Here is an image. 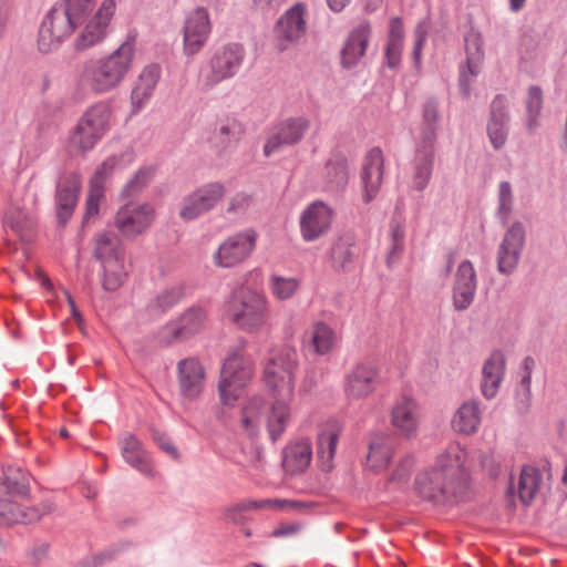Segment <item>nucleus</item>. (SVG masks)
Returning <instances> with one entry per match:
<instances>
[{"mask_svg": "<svg viewBox=\"0 0 567 567\" xmlns=\"http://www.w3.org/2000/svg\"><path fill=\"white\" fill-rule=\"evenodd\" d=\"M134 55V43L123 42L109 55L86 64L81 74L82 83L96 94L116 89L130 72Z\"/></svg>", "mask_w": 567, "mask_h": 567, "instance_id": "7ed1b4c3", "label": "nucleus"}, {"mask_svg": "<svg viewBox=\"0 0 567 567\" xmlns=\"http://www.w3.org/2000/svg\"><path fill=\"white\" fill-rule=\"evenodd\" d=\"M349 181V169L346 159L329 161L322 172V187L327 192H339Z\"/></svg>", "mask_w": 567, "mask_h": 567, "instance_id": "4c0bfd02", "label": "nucleus"}, {"mask_svg": "<svg viewBox=\"0 0 567 567\" xmlns=\"http://www.w3.org/2000/svg\"><path fill=\"white\" fill-rule=\"evenodd\" d=\"M413 466L414 460L411 456H405L396 464L394 471L392 472L390 481L396 483H404L409 478L413 470Z\"/></svg>", "mask_w": 567, "mask_h": 567, "instance_id": "5fc2aeb1", "label": "nucleus"}, {"mask_svg": "<svg viewBox=\"0 0 567 567\" xmlns=\"http://www.w3.org/2000/svg\"><path fill=\"white\" fill-rule=\"evenodd\" d=\"M255 4L260 9H272L278 7L282 0H254Z\"/></svg>", "mask_w": 567, "mask_h": 567, "instance_id": "338daca9", "label": "nucleus"}, {"mask_svg": "<svg viewBox=\"0 0 567 567\" xmlns=\"http://www.w3.org/2000/svg\"><path fill=\"white\" fill-rule=\"evenodd\" d=\"M4 225L17 234L21 240L29 241L32 238L35 219L31 214L20 208H12L6 215Z\"/></svg>", "mask_w": 567, "mask_h": 567, "instance_id": "ea45409f", "label": "nucleus"}, {"mask_svg": "<svg viewBox=\"0 0 567 567\" xmlns=\"http://www.w3.org/2000/svg\"><path fill=\"white\" fill-rule=\"evenodd\" d=\"M120 444L122 455L128 464L145 475L153 474L151 460L135 436L125 434Z\"/></svg>", "mask_w": 567, "mask_h": 567, "instance_id": "72a5a7b5", "label": "nucleus"}, {"mask_svg": "<svg viewBox=\"0 0 567 567\" xmlns=\"http://www.w3.org/2000/svg\"><path fill=\"white\" fill-rule=\"evenodd\" d=\"M244 133V126L237 120L226 118L217 124L208 143L216 152H227L240 142Z\"/></svg>", "mask_w": 567, "mask_h": 567, "instance_id": "7c9ffc66", "label": "nucleus"}, {"mask_svg": "<svg viewBox=\"0 0 567 567\" xmlns=\"http://www.w3.org/2000/svg\"><path fill=\"white\" fill-rule=\"evenodd\" d=\"M384 156L380 148L370 150L363 158L361 168V184L363 200L370 203L379 194L383 182Z\"/></svg>", "mask_w": 567, "mask_h": 567, "instance_id": "b1692460", "label": "nucleus"}, {"mask_svg": "<svg viewBox=\"0 0 567 567\" xmlns=\"http://www.w3.org/2000/svg\"><path fill=\"white\" fill-rule=\"evenodd\" d=\"M466 70H461L460 85L464 96L470 95L472 79L481 72V64L484 52L482 50V38L478 33L471 31L465 37Z\"/></svg>", "mask_w": 567, "mask_h": 567, "instance_id": "bb28decb", "label": "nucleus"}, {"mask_svg": "<svg viewBox=\"0 0 567 567\" xmlns=\"http://www.w3.org/2000/svg\"><path fill=\"white\" fill-rule=\"evenodd\" d=\"M310 127L308 118L298 116L286 118L276 124L264 145V154L269 157L284 147L293 146L301 142Z\"/></svg>", "mask_w": 567, "mask_h": 567, "instance_id": "dca6fc26", "label": "nucleus"}, {"mask_svg": "<svg viewBox=\"0 0 567 567\" xmlns=\"http://www.w3.org/2000/svg\"><path fill=\"white\" fill-rule=\"evenodd\" d=\"M480 390L487 400H492L496 396V358L494 353H491L483 362Z\"/></svg>", "mask_w": 567, "mask_h": 567, "instance_id": "a18cd8bd", "label": "nucleus"}, {"mask_svg": "<svg viewBox=\"0 0 567 567\" xmlns=\"http://www.w3.org/2000/svg\"><path fill=\"white\" fill-rule=\"evenodd\" d=\"M454 287L462 289L476 288V272L470 260H463L455 272Z\"/></svg>", "mask_w": 567, "mask_h": 567, "instance_id": "603ef678", "label": "nucleus"}, {"mask_svg": "<svg viewBox=\"0 0 567 567\" xmlns=\"http://www.w3.org/2000/svg\"><path fill=\"white\" fill-rule=\"evenodd\" d=\"M482 412L478 403L473 400L463 402L453 413L451 427L454 432L463 435L475 434L481 425Z\"/></svg>", "mask_w": 567, "mask_h": 567, "instance_id": "2f4dec72", "label": "nucleus"}, {"mask_svg": "<svg viewBox=\"0 0 567 567\" xmlns=\"http://www.w3.org/2000/svg\"><path fill=\"white\" fill-rule=\"evenodd\" d=\"M388 40L403 41V24L399 18L391 19Z\"/></svg>", "mask_w": 567, "mask_h": 567, "instance_id": "e2e57ef3", "label": "nucleus"}, {"mask_svg": "<svg viewBox=\"0 0 567 567\" xmlns=\"http://www.w3.org/2000/svg\"><path fill=\"white\" fill-rule=\"evenodd\" d=\"M328 1V4L329 7L333 10V11H341L349 2L350 0H327Z\"/></svg>", "mask_w": 567, "mask_h": 567, "instance_id": "774afa93", "label": "nucleus"}, {"mask_svg": "<svg viewBox=\"0 0 567 567\" xmlns=\"http://www.w3.org/2000/svg\"><path fill=\"white\" fill-rule=\"evenodd\" d=\"M156 340L162 344H172L177 341L185 340L181 329L178 327V323L175 320H172L167 322L165 326H163L158 331L156 332Z\"/></svg>", "mask_w": 567, "mask_h": 567, "instance_id": "864d4df0", "label": "nucleus"}, {"mask_svg": "<svg viewBox=\"0 0 567 567\" xmlns=\"http://www.w3.org/2000/svg\"><path fill=\"white\" fill-rule=\"evenodd\" d=\"M206 319L207 315L203 308L192 307L185 310L176 321L186 340L205 328Z\"/></svg>", "mask_w": 567, "mask_h": 567, "instance_id": "79ce46f5", "label": "nucleus"}, {"mask_svg": "<svg viewBox=\"0 0 567 567\" xmlns=\"http://www.w3.org/2000/svg\"><path fill=\"white\" fill-rule=\"evenodd\" d=\"M155 208L148 203H128L118 208L114 225L126 238H135L145 233L155 219Z\"/></svg>", "mask_w": 567, "mask_h": 567, "instance_id": "4468645a", "label": "nucleus"}, {"mask_svg": "<svg viewBox=\"0 0 567 567\" xmlns=\"http://www.w3.org/2000/svg\"><path fill=\"white\" fill-rule=\"evenodd\" d=\"M526 107L528 113V127L534 128L537 126V118L543 109V93L539 87L533 86L528 90Z\"/></svg>", "mask_w": 567, "mask_h": 567, "instance_id": "3c124183", "label": "nucleus"}, {"mask_svg": "<svg viewBox=\"0 0 567 567\" xmlns=\"http://www.w3.org/2000/svg\"><path fill=\"white\" fill-rule=\"evenodd\" d=\"M439 118L437 105L434 102H427L423 109V120L429 128H434Z\"/></svg>", "mask_w": 567, "mask_h": 567, "instance_id": "bf43d9fd", "label": "nucleus"}, {"mask_svg": "<svg viewBox=\"0 0 567 567\" xmlns=\"http://www.w3.org/2000/svg\"><path fill=\"white\" fill-rule=\"evenodd\" d=\"M405 228L404 225L399 220H392L390 225V239L391 247L386 256V262L391 266L395 262L404 248Z\"/></svg>", "mask_w": 567, "mask_h": 567, "instance_id": "de8ad7c7", "label": "nucleus"}, {"mask_svg": "<svg viewBox=\"0 0 567 567\" xmlns=\"http://www.w3.org/2000/svg\"><path fill=\"white\" fill-rule=\"evenodd\" d=\"M544 487L543 473L535 466H523L518 476H509L505 501L513 508L518 499L524 506L530 505Z\"/></svg>", "mask_w": 567, "mask_h": 567, "instance_id": "ddd939ff", "label": "nucleus"}, {"mask_svg": "<svg viewBox=\"0 0 567 567\" xmlns=\"http://www.w3.org/2000/svg\"><path fill=\"white\" fill-rule=\"evenodd\" d=\"M179 394L186 400L197 399L205 385L206 371L196 358L181 360L176 367Z\"/></svg>", "mask_w": 567, "mask_h": 567, "instance_id": "5701e85b", "label": "nucleus"}, {"mask_svg": "<svg viewBox=\"0 0 567 567\" xmlns=\"http://www.w3.org/2000/svg\"><path fill=\"white\" fill-rule=\"evenodd\" d=\"M391 424L403 436L416 434L420 424V408L411 396H401L391 410Z\"/></svg>", "mask_w": 567, "mask_h": 567, "instance_id": "a878e982", "label": "nucleus"}, {"mask_svg": "<svg viewBox=\"0 0 567 567\" xmlns=\"http://www.w3.org/2000/svg\"><path fill=\"white\" fill-rule=\"evenodd\" d=\"M81 187V177L75 173L65 175L58 184L56 214L60 223L64 224L73 214L79 199Z\"/></svg>", "mask_w": 567, "mask_h": 567, "instance_id": "cd10ccee", "label": "nucleus"}, {"mask_svg": "<svg viewBox=\"0 0 567 567\" xmlns=\"http://www.w3.org/2000/svg\"><path fill=\"white\" fill-rule=\"evenodd\" d=\"M184 297V288L181 285H175L159 291L153 299L147 303V311L157 316L166 312L172 307L177 305Z\"/></svg>", "mask_w": 567, "mask_h": 567, "instance_id": "a19ab883", "label": "nucleus"}, {"mask_svg": "<svg viewBox=\"0 0 567 567\" xmlns=\"http://www.w3.org/2000/svg\"><path fill=\"white\" fill-rule=\"evenodd\" d=\"M308 337L313 352L319 355L332 352L339 343L337 332L323 321L315 322L308 331Z\"/></svg>", "mask_w": 567, "mask_h": 567, "instance_id": "c9c22d12", "label": "nucleus"}, {"mask_svg": "<svg viewBox=\"0 0 567 567\" xmlns=\"http://www.w3.org/2000/svg\"><path fill=\"white\" fill-rule=\"evenodd\" d=\"M402 43H403V41L388 40L385 55H386L388 64L391 68L396 66L400 62L401 52H402Z\"/></svg>", "mask_w": 567, "mask_h": 567, "instance_id": "13d9d810", "label": "nucleus"}, {"mask_svg": "<svg viewBox=\"0 0 567 567\" xmlns=\"http://www.w3.org/2000/svg\"><path fill=\"white\" fill-rule=\"evenodd\" d=\"M370 35L371 27L367 22L360 23L352 30L342 50L344 65L351 66L364 56Z\"/></svg>", "mask_w": 567, "mask_h": 567, "instance_id": "473e14b6", "label": "nucleus"}, {"mask_svg": "<svg viewBox=\"0 0 567 567\" xmlns=\"http://www.w3.org/2000/svg\"><path fill=\"white\" fill-rule=\"evenodd\" d=\"M113 123L112 107L106 102L91 105L79 118L69 137L71 152L85 154L92 151L110 132Z\"/></svg>", "mask_w": 567, "mask_h": 567, "instance_id": "423d86ee", "label": "nucleus"}, {"mask_svg": "<svg viewBox=\"0 0 567 567\" xmlns=\"http://www.w3.org/2000/svg\"><path fill=\"white\" fill-rule=\"evenodd\" d=\"M352 244L350 240L339 238L331 248V260L334 268L346 270L353 260Z\"/></svg>", "mask_w": 567, "mask_h": 567, "instance_id": "09e8293b", "label": "nucleus"}, {"mask_svg": "<svg viewBox=\"0 0 567 567\" xmlns=\"http://www.w3.org/2000/svg\"><path fill=\"white\" fill-rule=\"evenodd\" d=\"M104 278L103 287L105 290L114 291L118 289L125 278L123 258L110 259L103 262Z\"/></svg>", "mask_w": 567, "mask_h": 567, "instance_id": "49530a36", "label": "nucleus"}, {"mask_svg": "<svg viewBox=\"0 0 567 567\" xmlns=\"http://www.w3.org/2000/svg\"><path fill=\"white\" fill-rule=\"evenodd\" d=\"M254 206V197L246 192H238L229 197L226 214L230 216H243Z\"/></svg>", "mask_w": 567, "mask_h": 567, "instance_id": "8fccbe9b", "label": "nucleus"}, {"mask_svg": "<svg viewBox=\"0 0 567 567\" xmlns=\"http://www.w3.org/2000/svg\"><path fill=\"white\" fill-rule=\"evenodd\" d=\"M245 58L243 45L230 43L217 48L209 60V72L206 80L214 85L233 78L239 70Z\"/></svg>", "mask_w": 567, "mask_h": 567, "instance_id": "f3484780", "label": "nucleus"}, {"mask_svg": "<svg viewBox=\"0 0 567 567\" xmlns=\"http://www.w3.org/2000/svg\"><path fill=\"white\" fill-rule=\"evenodd\" d=\"M306 6L303 3H296L278 20L276 25V39L280 51L287 50L306 34Z\"/></svg>", "mask_w": 567, "mask_h": 567, "instance_id": "aec40b11", "label": "nucleus"}, {"mask_svg": "<svg viewBox=\"0 0 567 567\" xmlns=\"http://www.w3.org/2000/svg\"><path fill=\"white\" fill-rule=\"evenodd\" d=\"M257 231L246 228L226 237L213 254V262L218 268H234L247 260L257 245Z\"/></svg>", "mask_w": 567, "mask_h": 567, "instance_id": "9b49d317", "label": "nucleus"}, {"mask_svg": "<svg viewBox=\"0 0 567 567\" xmlns=\"http://www.w3.org/2000/svg\"><path fill=\"white\" fill-rule=\"evenodd\" d=\"M524 244L525 230L516 223L507 229L499 246L498 271L511 274L516 268Z\"/></svg>", "mask_w": 567, "mask_h": 567, "instance_id": "393cba45", "label": "nucleus"}, {"mask_svg": "<svg viewBox=\"0 0 567 567\" xmlns=\"http://www.w3.org/2000/svg\"><path fill=\"white\" fill-rule=\"evenodd\" d=\"M159 78L161 66L158 64H148L142 70L131 94L134 112H140L148 103L153 96Z\"/></svg>", "mask_w": 567, "mask_h": 567, "instance_id": "c756f323", "label": "nucleus"}, {"mask_svg": "<svg viewBox=\"0 0 567 567\" xmlns=\"http://www.w3.org/2000/svg\"><path fill=\"white\" fill-rule=\"evenodd\" d=\"M298 530H299V526H297V525H285V526H281V527L275 529L272 534L276 537L288 536V535L295 534Z\"/></svg>", "mask_w": 567, "mask_h": 567, "instance_id": "0e129e2a", "label": "nucleus"}, {"mask_svg": "<svg viewBox=\"0 0 567 567\" xmlns=\"http://www.w3.org/2000/svg\"><path fill=\"white\" fill-rule=\"evenodd\" d=\"M501 209L508 212L513 203L511 186L508 183H502L498 189Z\"/></svg>", "mask_w": 567, "mask_h": 567, "instance_id": "052dcab7", "label": "nucleus"}, {"mask_svg": "<svg viewBox=\"0 0 567 567\" xmlns=\"http://www.w3.org/2000/svg\"><path fill=\"white\" fill-rule=\"evenodd\" d=\"M95 0H60L47 13L38 33V49L51 53L69 39L82 25L74 45L86 50L102 42L116 11L115 0H102L92 14Z\"/></svg>", "mask_w": 567, "mask_h": 567, "instance_id": "f257e3e1", "label": "nucleus"}, {"mask_svg": "<svg viewBox=\"0 0 567 567\" xmlns=\"http://www.w3.org/2000/svg\"><path fill=\"white\" fill-rule=\"evenodd\" d=\"M311 460L312 446L308 439L291 441L282 451V467L290 475L303 473Z\"/></svg>", "mask_w": 567, "mask_h": 567, "instance_id": "c85d7f7f", "label": "nucleus"}, {"mask_svg": "<svg viewBox=\"0 0 567 567\" xmlns=\"http://www.w3.org/2000/svg\"><path fill=\"white\" fill-rule=\"evenodd\" d=\"M378 383V367L370 362L358 363L346 375V396L351 401L365 399L375 391Z\"/></svg>", "mask_w": 567, "mask_h": 567, "instance_id": "412c9836", "label": "nucleus"}, {"mask_svg": "<svg viewBox=\"0 0 567 567\" xmlns=\"http://www.w3.org/2000/svg\"><path fill=\"white\" fill-rule=\"evenodd\" d=\"M434 151L432 145L417 148L414 164L413 185L422 190L426 187L433 168Z\"/></svg>", "mask_w": 567, "mask_h": 567, "instance_id": "58836bf2", "label": "nucleus"}, {"mask_svg": "<svg viewBox=\"0 0 567 567\" xmlns=\"http://www.w3.org/2000/svg\"><path fill=\"white\" fill-rule=\"evenodd\" d=\"M131 151H124L106 157L90 178L85 200L84 223L95 219L100 213V205L105 197V183L115 174L125 169L133 163Z\"/></svg>", "mask_w": 567, "mask_h": 567, "instance_id": "1a4fd4ad", "label": "nucleus"}, {"mask_svg": "<svg viewBox=\"0 0 567 567\" xmlns=\"http://www.w3.org/2000/svg\"><path fill=\"white\" fill-rule=\"evenodd\" d=\"M536 368V360L525 355L515 368L513 379V404L520 414L529 412L533 403L532 375Z\"/></svg>", "mask_w": 567, "mask_h": 567, "instance_id": "4be33fe9", "label": "nucleus"}, {"mask_svg": "<svg viewBox=\"0 0 567 567\" xmlns=\"http://www.w3.org/2000/svg\"><path fill=\"white\" fill-rule=\"evenodd\" d=\"M297 369L298 353L295 349L284 347L275 351L264 368L265 385L276 398L292 399Z\"/></svg>", "mask_w": 567, "mask_h": 567, "instance_id": "6e6552de", "label": "nucleus"}, {"mask_svg": "<svg viewBox=\"0 0 567 567\" xmlns=\"http://www.w3.org/2000/svg\"><path fill=\"white\" fill-rule=\"evenodd\" d=\"M226 195V187L219 182L204 184L186 195L178 210L184 221L194 220L213 210Z\"/></svg>", "mask_w": 567, "mask_h": 567, "instance_id": "f8f14e48", "label": "nucleus"}, {"mask_svg": "<svg viewBox=\"0 0 567 567\" xmlns=\"http://www.w3.org/2000/svg\"><path fill=\"white\" fill-rule=\"evenodd\" d=\"M212 32L208 11L198 7L188 12L183 27L184 53L188 56L197 54L206 44Z\"/></svg>", "mask_w": 567, "mask_h": 567, "instance_id": "a211bd4d", "label": "nucleus"}, {"mask_svg": "<svg viewBox=\"0 0 567 567\" xmlns=\"http://www.w3.org/2000/svg\"><path fill=\"white\" fill-rule=\"evenodd\" d=\"M392 444L388 436L375 435L369 444L367 466L373 472H381L386 468L392 458Z\"/></svg>", "mask_w": 567, "mask_h": 567, "instance_id": "e433bc0d", "label": "nucleus"}, {"mask_svg": "<svg viewBox=\"0 0 567 567\" xmlns=\"http://www.w3.org/2000/svg\"><path fill=\"white\" fill-rule=\"evenodd\" d=\"M230 321L248 333L261 332L269 321V300L264 291L243 288L228 303Z\"/></svg>", "mask_w": 567, "mask_h": 567, "instance_id": "39448f33", "label": "nucleus"}, {"mask_svg": "<svg viewBox=\"0 0 567 567\" xmlns=\"http://www.w3.org/2000/svg\"><path fill=\"white\" fill-rule=\"evenodd\" d=\"M301 281L297 277H284L271 275L268 279V286L271 295L279 301L291 299L300 289Z\"/></svg>", "mask_w": 567, "mask_h": 567, "instance_id": "37998d69", "label": "nucleus"}, {"mask_svg": "<svg viewBox=\"0 0 567 567\" xmlns=\"http://www.w3.org/2000/svg\"><path fill=\"white\" fill-rule=\"evenodd\" d=\"M291 400L274 396V403L266 408L261 398H251L243 410L244 427L254 433L265 420L271 440L276 441L285 432L290 421Z\"/></svg>", "mask_w": 567, "mask_h": 567, "instance_id": "0eeeda50", "label": "nucleus"}, {"mask_svg": "<svg viewBox=\"0 0 567 567\" xmlns=\"http://www.w3.org/2000/svg\"><path fill=\"white\" fill-rule=\"evenodd\" d=\"M153 177V171L150 167H144L137 171L134 177L128 182L127 187L132 192H137L143 188Z\"/></svg>", "mask_w": 567, "mask_h": 567, "instance_id": "4d7b16f0", "label": "nucleus"}, {"mask_svg": "<svg viewBox=\"0 0 567 567\" xmlns=\"http://www.w3.org/2000/svg\"><path fill=\"white\" fill-rule=\"evenodd\" d=\"M252 377V365L240 353L230 354L224 362L218 382V394L223 405L234 406Z\"/></svg>", "mask_w": 567, "mask_h": 567, "instance_id": "9d476101", "label": "nucleus"}, {"mask_svg": "<svg viewBox=\"0 0 567 567\" xmlns=\"http://www.w3.org/2000/svg\"><path fill=\"white\" fill-rule=\"evenodd\" d=\"M467 451L458 442L450 443L440 452L431 470L415 478L417 493L426 499L440 503H458L470 494Z\"/></svg>", "mask_w": 567, "mask_h": 567, "instance_id": "f03ea898", "label": "nucleus"}, {"mask_svg": "<svg viewBox=\"0 0 567 567\" xmlns=\"http://www.w3.org/2000/svg\"><path fill=\"white\" fill-rule=\"evenodd\" d=\"M475 295L474 289H453V303L457 310L466 309L473 301Z\"/></svg>", "mask_w": 567, "mask_h": 567, "instance_id": "6e6d98bb", "label": "nucleus"}, {"mask_svg": "<svg viewBox=\"0 0 567 567\" xmlns=\"http://www.w3.org/2000/svg\"><path fill=\"white\" fill-rule=\"evenodd\" d=\"M29 493L28 480L19 468L9 467L0 477V524L32 523L40 518L37 509L22 504Z\"/></svg>", "mask_w": 567, "mask_h": 567, "instance_id": "20e7f679", "label": "nucleus"}, {"mask_svg": "<svg viewBox=\"0 0 567 567\" xmlns=\"http://www.w3.org/2000/svg\"><path fill=\"white\" fill-rule=\"evenodd\" d=\"M340 431L336 425H328L318 435L317 455L318 464L324 472L333 468V458L339 441Z\"/></svg>", "mask_w": 567, "mask_h": 567, "instance_id": "f704fd0d", "label": "nucleus"}, {"mask_svg": "<svg viewBox=\"0 0 567 567\" xmlns=\"http://www.w3.org/2000/svg\"><path fill=\"white\" fill-rule=\"evenodd\" d=\"M316 385V375L313 372H308L300 389L303 391H310Z\"/></svg>", "mask_w": 567, "mask_h": 567, "instance_id": "69168bd1", "label": "nucleus"}, {"mask_svg": "<svg viewBox=\"0 0 567 567\" xmlns=\"http://www.w3.org/2000/svg\"><path fill=\"white\" fill-rule=\"evenodd\" d=\"M427 31L424 25H419L415 30V44L413 49V55L416 62L420 61L422 48L426 40Z\"/></svg>", "mask_w": 567, "mask_h": 567, "instance_id": "680f3d73", "label": "nucleus"}, {"mask_svg": "<svg viewBox=\"0 0 567 567\" xmlns=\"http://www.w3.org/2000/svg\"><path fill=\"white\" fill-rule=\"evenodd\" d=\"M94 254L102 262L110 259L122 258L120 239L112 231H102L95 238Z\"/></svg>", "mask_w": 567, "mask_h": 567, "instance_id": "c03bdc74", "label": "nucleus"}, {"mask_svg": "<svg viewBox=\"0 0 567 567\" xmlns=\"http://www.w3.org/2000/svg\"><path fill=\"white\" fill-rule=\"evenodd\" d=\"M334 215V209L322 200L309 204L299 219L302 239L311 243L326 236L331 229Z\"/></svg>", "mask_w": 567, "mask_h": 567, "instance_id": "2eb2a0df", "label": "nucleus"}, {"mask_svg": "<svg viewBox=\"0 0 567 567\" xmlns=\"http://www.w3.org/2000/svg\"><path fill=\"white\" fill-rule=\"evenodd\" d=\"M308 507L303 502L296 499L265 498V499H247L224 508V519L233 524L239 525L244 522L243 514L249 511L275 509L286 513L302 512Z\"/></svg>", "mask_w": 567, "mask_h": 567, "instance_id": "6ab92c4d", "label": "nucleus"}]
</instances>
